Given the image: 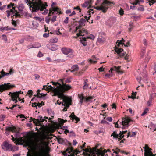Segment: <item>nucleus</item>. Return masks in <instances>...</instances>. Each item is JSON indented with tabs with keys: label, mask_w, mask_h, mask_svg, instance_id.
Listing matches in <instances>:
<instances>
[{
	"label": "nucleus",
	"mask_w": 156,
	"mask_h": 156,
	"mask_svg": "<svg viewBox=\"0 0 156 156\" xmlns=\"http://www.w3.org/2000/svg\"><path fill=\"white\" fill-rule=\"evenodd\" d=\"M42 89L48 91H51L54 92V96H58L59 98H62V102L59 103L57 101L58 104L59 105H62L69 107L71 105L72 100L70 98L65 96L63 94L60 92L58 90L53 88L51 85H49L48 84L46 85H44Z\"/></svg>",
	"instance_id": "obj_1"
},
{
	"label": "nucleus",
	"mask_w": 156,
	"mask_h": 156,
	"mask_svg": "<svg viewBox=\"0 0 156 156\" xmlns=\"http://www.w3.org/2000/svg\"><path fill=\"white\" fill-rule=\"evenodd\" d=\"M45 142L41 138H37L36 140V143L34 146V149L40 153V155H42L44 153H49L50 151L48 147L44 148Z\"/></svg>",
	"instance_id": "obj_2"
},
{
	"label": "nucleus",
	"mask_w": 156,
	"mask_h": 156,
	"mask_svg": "<svg viewBox=\"0 0 156 156\" xmlns=\"http://www.w3.org/2000/svg\"><path fill=\"white\" fill-rule=\"evenodd\" d=\"M64 80L63 79H60L58 82H52L53 84L56 86L55 87L54 86L53 87V88L58 90L60 92L63 94V93L66 91H68L71 88V86L68 85L64 82Z\"/></svg>",
	"instance_id": "obj_3"
},
{
	"label": "nucleus",
	"mask_w": 156,
	"mask_h": 156,
	"mask_svg": "<svg viewBox=\"0 0 156 156\" xmlns=\"http://www.w3.org/2000/svg\"><path fill=\"white\" fill-rule=\"evenodd\" d=\"M25 1L26 3H28L29 6L30 5V8H32V12H37L39 10L40 6L42 5L40 0H36L34 2L33 0H25Z\"/></svg>",
	"instance_id": "obj_4"
},
{
	"label": "nucleus",
	"mask_w": 156,
	"mask_h": 156,
	"mask_svg": "<svg viewBox=\"0 0 156 156\" xmlns=\"http://www.w3.org/2000/svg\"><path fill=\"white\" fill-rule=\"evenodd\" d=\"M31 120H30V122H31L32 121H33V123L35 124L36 126H38L41 125V123H43V126H47V120H45V119H48V117H44V118L42 117L41 116H38L37 117V119L35 118H31Z\"/></svg>",
	"instance_id": "obj_5"
},
{
	"label": "nucleus",
	"mask_w": 156,
	"mask_h": 156,
	"mask_svg": "<svg viewBox=\"0 0 156 156\" xmlns=\"http://www.w3.org/2000/svg\"><path fill=\"white\" fill-rule=\"evenodd\" d=\"M2 149L4 151L15 152L18 151V147L16 146L12 147L11 144H9L7 141L3 142L2 145Z\"/></svg>",
	"instance_id": "obj_6"
},
{
	"label": "nucleus",
	"mask_w": 156,
	"mask_h": 156,
	"mask_svg": "<svg viewBox=\"0 0 156 156\" xmlns=\"http://www.w3.org/2000/svg\"><path fill=\"white\" fill-rule=\"evenodd\" d=\"M111 4H113V3L107 0H104L101 6H97L95 8L98 10H101L103 13H105L108 9V7L107 6L110 5Z\"/></svg>",
	"instance_id": "obj_7"
},
{
	"label": "nucleus",
	"mask_w": 156,
	"mask_h": 156,
	"mask_svg": "<svg viewBox=\"0 0 156 156\" xmlns=\"http://www.w3.org/2000/svg\"><path fill=\"white\" fill-rule=\"evenodd\" d=\"M80 152L77 149L75 150L72 147H69L65 151L63 152L62 154L63 156H74L75 154L77 155Z\"/></svg>",
	"instance_id": "obj_8"
},
{
	"label": "nucleus",
	"mask_w": 156,
	"mask_h": 156,
	"mask_svg": "<svg viewBox=\"0 0 156 156\" xmlns=\"http://www.w3.org/2000/svg\"><path fill=\"white\" fill-rule=\"evenodd\" d=\"M120 66H118V67L114 66L111 68L110 70L109 71V73L105 74V76L107 77H112V71H115L119 74H122L123 72L120 70Z\"/></svg>",
	"instance_id": "obj_9"
},
{
	"label": "nucleus",
	"mask_w": 156,
	"mask_h": 156,
	"mask_svg": "<svg viewBox=\"0 0 156 156\" xmlns=\"http://www.w3.org/2000/svg\"><path fill=\"white\" fill-rule=\"evenodd\" d=\"M14 143L17 145H23L24 144L25 146L30 147V141L24 139L22 137L16 138Z\"/></svg>",
	"instance_id": "obj_10"
},
{
	"label": "nucleus",
	"mask_w": 156,
	"mask_h": 156,
	"mask_svg": "<svg viewBox=\"0 0 156 156\" xmlns=\"http://www.w3.org/2000/svg\"><path fill=\"white\" fill-rule=\"evenodd\" d=\"M133 120L129 117H126L122 119V122L120 123L123 126L122 128V129H126L129 126V123Z\"/></svg>",
	"instance_id": "obj_11"
},
{
	"label": "nucleus",
	"mask_w": 156,
	"mask_h": 156,
	"mask_svg": "<svg viewBox=\"0 0 156 156\" xmlns=\"http://www.w3.org/2000/svg\"><path fill=\"white\" fill-rule=\"evenodd\" d=\"M85 150L87 151L90 152L91 154H87V155L88 156H96V154L98 156H104V154L102 152L100 151L98 149H96V148H94L93 150H89L88 149H86Z\"/></svg>",
	"instance_id": "obj_12"
},
{
	"label": "nucleus",
	"mask_w": 156,
	"mask_h": 156,
	"mask_svg": "<svg viewBox=\"0 0 156 156\" xmlns=\"http://www.w3.org/2000/svg\"><path fill=\"white\" fill-rule=\"evenodd\" d=\"M16 128L14 127H8L6 128V130L7 131H11L12 132H15L14 136L16 138H18L20 136V133L19 131H15Z\"/></svg>",
	"instance_id": "obj_13"
},
{
	"label": "nucleus",
	"mask_w": 156,
	"mask_h": 156,
	"mask_svg": "<svg viewBox=\"0 0 156 156\" xmlns=\"http://www.w3.org/2000/svg\"><path fill=\"white\" fill-rule=\"evenodd\" d=\"M41 3L42 4V5H41V6H40V7H39V10H40L41 11H43L44 10V11L42 13V14L45 15H46L48 12V10L46 9V7H47L48 6V5L47 4V3L46 2H44V4L41 1V0H40Z\"/></svg>",
	"instance_id": "obj_14"
},
{
	"label": "nucleus",
	"mask_w": 156,
	"mask_h": 156,
	"mask_svg": "<svg viewBox=\"0 0 156 156\" xmlns=\"http://www.w3.org/2000/svg\"><path fill=\"white\" fill-rule=\"evenodd\" d=\"M14 70L12 68H10L9 72L6 73L4 72L3 70H2L0 72V78L4 77L5 76H7L9 75H12L14 73Z\"/></svg>",
	"instance_id": "obj_15"
},
{
	"label": "nucleus",
	"mask_w": 156,
	"mask_h": 156,
	"mask_svg": "<svg viewBox=\"0 0 156 156\" xmlns=\"http://www.w3.org/2000/svg\"><path fill=\"white\" fill-rule=\"evenodd\" d=\"M121 131H120L119 134L117 133V132L114 131L111 134V136H113V139H120L122 138H123L124 135H123L121 133Z\"/></svg>",
	"instance_id": "obj_16"
},
{
	"label": "nucleus",
	"mask_w": 156,
	"mask_h": 156,
	"mask_svg": "<svg viewBox=\"0 0 156 156\" xmlns=\"http://www.w3.org/2000/svg\"><path fill=\"white\" fill-rule=\"evenodd\" d=\"M57 141L58 143L62 144H65L69 145H71V144L67 140L65 139L61 138H57Z\"/></svg>",
	"instance_id": "obj_17"
},
{
	"label": "nucleus",
	"mask_w": 156,
	"mask_h": 156,
	"mask_svg": "<svg viewBox=\"0 0 156 156\" xmlns=\"http://www.w3.org/2000/svg\"><path fill=\"white\" fill-rule=\"evenodd\" d=\"M13 9V12H11L10 15L12 17H13L14 16L16 17H20L21 15L19 13V12L17 10H15V7H12V9Z\"/></svg>",
	"instance_id": "obj_18"
},
{
	"label": "nucleus",
	"mask_w": 156,
	"mask_h": 156,
	"mask_svg": "<svg viewBox=\"0 0 156 156\" xmlns=\"http://www.w3.org/2000/svg\"><path fill=\"white\" fill-rule=\"evenodd\" d=\"M83 33H85L86 34H87L88 33L87 31L84 28H82L80 30H79V33L76 34V35L77 36V37L80 36H84L85 35V34H83Z\"/></svg>",
	"instance_id": "obj_19"
},
{
	"label": "nucleus",
	"mask_w": 156,
	"mask_h": 156,
	"mask_svg": "<svg viewBox=\"0 0 156 156\" xmlns=\"http://www.w3.org/2000/svg\"><path fill=\"white\" fill-rule=\"evenodd\" d=\"M62 53L65 55H67L70 53H73V50L70 49L66 48H62L61 49Z\"/></svg>",
	"instance_id": "obj_20"
},
{
	"label": "nucleus",
	"mask_w": 156,
	"mask_h": 156,
	"mask_svg": "<svg viewBox=\"0 0 156 156\" xmlns=\"http://www.w3.org/2000/svg\"><path fill=\"white\" fill-rule=\"evenodd\" d=\"M69 117L71 118V119L73 120V121L75 120L76 121L75 122L76 123H77L78 122L80 121V119L77 117L76 116L74 113H71Z\"/></svg>",
	"instance_id": "obj_21"
},
{
	"label": "nucleus",
	"mask_w": 156,
	"mask_h": 156,
	"mask_svg": "<svg viewBox=\"0 0 156 156\" xmlns=\"http://www.w3.org/2000/svg\"><path fill=\"white\" fill-rule=\"evenodd\" d=\"M79 68L78 65H74L71 67V70L70 69H69L68 70H66V72H68L69 71H70L71 72L73 73L74 71H77L79 69Z\"/></svg>",
	"instance_id": "obj_22"
},
{
	"label": "nucleus",
	"mask_w": 156,
	"mask_h": 156,
	"mask_svg": "<svg viewBox=\"0 0 156 156\" xmlns=\"http://www.w3.org/2000/svg\"><path fill=\"white\" fill-rule=\"evenodd\" d=\"M80 41L81 43L84 46H86L87 44V42L86 38L85 37H82L80 38Z\"/></svg>",
	"instance_id": "obj_23"
},
{
	"label": "nucleus",
	"mask_w": 156,
	"mask_h": 156,
	"mask_svg": "<svg viewBox=\"0 0 156 156\" xmlns=\"http://www.w3.org/2000/svg\"><path fill=\"white\" fill-rule=\"evenodd\" d=\"M114 50L115 52H116L117 54L119 55L123 51V49L121 48H118L116 46H115Z\"/></svg>",
	"instance_id": "obj_24"
},
{
	"label": "nucleus",
	"mask_w": 156,
	"mask_h": 156,
	"mask_svg": "<svg viewBox=\"0 0 156 156\" xmlns=\"http://www.w3.org/2000/svg\"><path fill=\"white\" fill-rule=\"evenodd\" d=\"M23 93V92H22L21 91H20L18 92H15L12 93L11 92H10L9 95H10V94H12L15 96V97H19V94H20Z\"/></svg>",
	"instance_id": "obj_25"
},
{
	"label": "nucleus",
	"mask_w": 156,
	"mask_h": 156,
	"mask_svg": "<svg viewBox=\"0 0 156 156\" xmlns=\"http://www.w3.org/2000/svg\"><path fill=\"white\" fill-rule=\"evenodd\" d=\"M80 147L81 149H82L84 151H85V152H83V153L84 155H85L86 156H88L87 155V154H91L90 152L87 151H86V150H85L86 149H88L89 150H91L90 148V149H89L88 148H86L85 149H83V148L84 147L83 146H80Z\"/></svg>",
	"instance_id": "obj_26"
},
{
	"label": "nucleus",
	"mask_w": 156,
	"mask_h": 156,
	"mask_svg": "<svg viewBox=\"0 0 156 156\" xmlns=\"http://www.w3.org/2000/svg\"><path fill=\"white\" fill-rule=\"evenodd\" d=\"M47 47H49L51 51H55L57 49V48L55 45L54 44H48L47 45Z\"/></svg>",
	"instance_id": "obj_27"
},
{
	"label": "nucleus",
	"mask_w": 156,
	"mask_h": 156,
	"mask_svg": "<svg viewBox=\"0 0 156 156\" xmlns=\"http://www.w3.org/2000/svg\"><path fill=\"white\" fill-rule=\"evenodd\" d=\"M10 96L11 97V100L13 101H15V103H16L18 101L17 100V98L18 97H15V96L12 94H10ZM10 100L11 99H10Z\"/></svg>",
	"instance_id": "obj_28"
},
{
	"label": "nucleus",
	"mask_w": 156,
	"mask_h": 156,
	"mask_svg": "<svg viewBox=\"0 0 156 156\" xmlns=\"http://www.w3.org/2000/svg\"><path fill=\"white\" fill-rule=\"evenodd\" d=\"M86 21V20L82 18L80 19L78 22V23L80 25H84V23Z\"/></svg>",
	"instance_id": "obj_29"
},
{
	"label": "nucleus",
	"mask_w": 156,
	"mask_h": 156,
	"mask_svg": "<svg viewBox=\"0 0 156 156\" xmlns=\"http://www.w3.org/2000/svg\"><path fill=\"white\" fill-rule=\"evenodd\" d=\"M47 95V94H45L44 93H39V94H38L37 95H34V97H37L39 98H43L44 99H45V95Z\"/></svg>",
	"instance_id": "obj_30"
},
{
	"label": "nucleus",
	"mask_w": 156,
	"mask_h": 156,
	"mask_svg": "<svg viewBox=\"0 0 156 156\" xmlns=\"http://www.w3.org/2000/svg\"><path fill=\"white\" fill-rule=\"evenodd\" d=\"M0 30L2 31L3 32L4 30H11L10 28L8 26L6 27H0Z\"/></svg>",
	"instance_id": "obj_31"
},
{
	"label": "nucleus",
	"mask_w": 156,
	"mask_h": 156,
	"mask_svg": "<svg viewBox=\"0 0 156 156\" xmlns=\"http://www.w3.org/2000/svg\"><path fill=\"white\" fill-rule=\"evenodd\" d=\"M33 45L34 48H38L41 47V44L38 42H35Z\"/></svg>",
	"instance_id": "obj_32"
},
{
	"label": "nucleus",
	"mask_w": 156,
	"mask_h": 156,
	"mask_svg": "<svg viewBox=\"0 0 156 156\" xmlns=\"http://www.w3.org/2000/svg\"><path fill=\"white\" fill-rule=\"evenodd\" d=\"M24 8L23 4H22L19 5L18 7V9L19 11L20 12H22L23 11V9Z\"/></svg>",
	"instance_id": "obj_33"
},
{
	"label": "nucleus",
	"mask_w": 156,
	"mask_h": 156,
	"mask_svg": "<svg viewBox=\"0 0 156 156\" xmlns=\"http://www.w3.org/2000/svg\"><path fill=\"white\" fill-rule=\"evenodd\" d=\"M78 97L80 100H85V98L83 95V93H82L80 94H79L78 95Z\"/></svg>",
	"instance_id": "obj_34"
},
{
	"label": "nucleus",
	"mask_w": 156,
	"mask_h": 156,
	"mask_svg": "<svg viewBox=\"0 0 156 156\" xmlns=\"http://www.w3.org/2000/svg\"><path fill=\"white\" fill-rule=\"evenodd\" d=\"M47 112L48 114L51 116V117H53L54 115V112L52 110L50 109L47 110Z\"/></svg>",
	"instance_id": "obj_35"
},
{
	"label": "nucleus",
	"mask_w": 156,
	"mask_h": 156,
	"mask_svg": "<svg viewBox=\"0 0 156 156\" xmlns=\"http://www.w3.org/2000/svg\"><path fill=\"white\" fill-rule=\"evenodd\" d=\"M89 4V2L88 1H85L83 4H82L81 5L83 8H86L88 6Z\"/></svg>",
	"instance_id": "obj_36"
},
{
	"label": "nucleus",
	"mask_w": 156,
	"mask_h": 156,
	"mask_svg": "<svg viewBox=\"0 0 156 156\" xmlns=\"http://www.w3.org/2000/svg\"><path fill=\"white\" fill-rule=\"evenodd\" d=\"M34 18L37 20H38L40 22H41L44 20V18H41L39 17H34Z\"/></svg>",
	"instance_id": "obj_37"
},
{
	"label": "nucleus",
	"mask_w": 156,
	"mask_h": 156,
	"mask_svg": "<svg viewBox=\"0 0 156 156\" xmlns=\"http://www.w3.org/2000/svg\"><path fill=\"white\" fill-rule=\"evenodd\" d=\"M137 81L140 84H141V86H143V85L142 83L143 82H144V79H137Z\"/></svg>",
	"instance_id": "obj_38"
},
{
	"label": "nucleus",
	"mask_w": 156,
	"mask_h": 156,
	"mask_svg": "<svg viewBox=\"0 0 156 156\" xmlns=\"http://www.w3.org/2000/svg\"><path fill=\"white\" fill-rule=\"evenodd\" d=\"M50 41L52 43H55L58 42V39L57 38H54L51 39Z\"/></svg>",
	"instance_id": "obj_39"
},
{
	"label": "nucleus",
	"mask_w": 156,
	"mask_h": 156,
	"mask_svg": "<svg viewBox=\"0 0 156 156\" xmlns=\"http://www.w3.org/2000/svg\"><path fill=\"white\" fill-rule=\"evenodd\" d=\"M146 47H142L141 48V55L142 57L145 53Z\"/></svg>",
	"instance_id": "obj_40"
},
{
	"label": "nucleus",
	"mask_w": 156,
	"mask_h": 156,
	"mask_svg": "<svg viewBox=\"0 0 156 156\" xmlns=\"http://www.w3.org/2000/svg\"><path fill=\"white\" fill-rule=\"evenodd\" d=\"M129 133H130L129 132L128 133H127L128 135H127V137H128L129 136H130V137H132L136 135V132H133L132 133V134L131 135H130Z\"/></svg>",
	"instance_id": "obj_41"
},
{
	"label": "nucleus",
	"mask_w": 156,
	"mask_h": 156,
	"mask_svg": "<svg viewBox=\"0 0 156 156\" xmlns=\"http://www.w3.org/2000/svg\"><path fill=\"white\" fill-rule=\"evenodd\" d=\"M59 9L58 7H56V8H53L52 9V11L54 12H57L58 13H59V14H61L62 12L61 11H57L58 10H59Z\"/></svg>",
	"instance_id": "obj_42"
},
{
	"label": "nucleus",
	"mask_w": 156,
	"mask_h": 156,
	"mask_svg": "<svg viewBox=\"0 0 156 156\" xmlns=\"http://www.w3.org/2000/svg\"><path fill=\"white\" fill-rule=\"evenodd\" d=\"M133 94H135V96L136 95V92H133L132 93V95L131 96H128V98H132V99H134L135 98H136V97H134L133 96Z\"/></svg>",
	"instance_id": "obj_43"
},
{
	"label": "nucleus",
	"mask_w": 156,
	"mask_h": 156,
	"mask_svg": "<svg viewBox=\"0 0 156 156\" xmlns=\"http://www.w3.org/2000/svg\"><path fill=\"white\" fill-rule=\"evenodd\" d=\"M146 154V155L149 156H151L153 154L152 153L150 150L147 151L145 152L144 154Z\"/></svg>",
	"instance_id": "obj_44"
},
{
	"label": "nucleus",
	"mask_w": 156,
	"mask_h": 156,
	"mask_svg": "<svg viewBox=\"0 0 156 156\" xmlns=\"http://www.w3.org/2000/svg\"><path fill=\"white\" fill-rule=\"evenodd\" d=\"M6 117V116L5 115L2 114L0 115V121H3L5 118Z\"/></svg>",
	"instance_id": "obj_45"
},
{
	"label": "nucleus",
	"mask_w": 156,
	"mask_h": 156,
	"mask_svg": "<svg viewBox=\"0 0 156 156\" xmlns=\"http://www.w3.org/2000/svg\"><path fill=\"white\" fill-rule=\"evenodd\" d=\"M116 43H118V44H117L118 47H119L120 45H122V46L124 45L125 44V43L122 42V41H120L119 40H118Z\"/></svg>",
	"instance_id": "obj_46"
},
{
	"label": "nucleus",
	"mask_w": 156,
	"mask_h": 156,
	"mask_svg": "<svg viewBox=\"0 0 156 156\" xmlns=\"http://www.w3.org/2000/svg\"><path fill=\"white\" fill-rule=\"evenodd\" d=\"M144 73L142 74L143 77L144 78H145L147 77V73L146 71V70L145 69L143 70Z\"/></svg>",
	"instance_id": "obj_47"
},
{
	"label": "nucleus",
	"mask_w": 156,
	"mask_h": 156,
	"mask_svg": "<svg viewBox=\"0 0 156 156\" xmlns=\"http://www.w3.org/2000/svg\"><path fill=\"white\" fill-rule=\"evenodd\" d=\"M93 99V97L92 96L88 97L85 98V101H86V102L89 101H90V99Z\"/></svg>",
	"instance_id": "obj_48"
},
{
	"label": "nucleus",
	"mask_w": 156,
	"mask_h": 156,
	"mask_svg": "<svg viewBox=\"0 0 156 156\" xmlns=\"http://www.w3.org/2000/svg\"><path fill=\"white\" fill-rule=\"evenodd\" d=\"M13 9H10V10H7L6 12L7 13V17H9L10 15L11 12H13Z\"/></svg>",
	"instance_id": "obj_49"
},
{
	"label": "nucleus",
	"mask_w": 156,
	"mask_h": 156,
	"mask_svg": "<svg viewBox=\"0 0 156 156\" xmlns=\"http://www.w3.org/2000/svg\"><path fill=\"white\" fill-rule=\"evenodd\" d=\"M116 19L115 18H112L111 19L110 21L112 22V24H114L116 22Z\"/></svg>",
	"instance_id": "obj_50"
},
{
	"label": "nucleus",
	"mask_w": 156,
	"mask_h": 156,
	"mask_svg": "<svg viewBox=\"0 0 156 156\" xmlns=\"http://www.w3.org/2000/svg\"><path fill=\"white\" fill-rule=\"evenodd\" d=\"M116 151H115L113 149L112 151H114L113 153H115L116 154H117L119 152H121V151L118 148H116Z\"/></svg>",
	"instance_id": "obj_51"
},
{
	"label": "nucleus",
	"mask_w": 156,
	"mask_h": 156,
	"mask_svg": "<svg viewBox=\"0 0 156 156\" xmlns=\"http://www.w3.org/2000/svg\"><path fill=\"white\" fill-rule=\"evenodd\" d=\"M137 9L138 11H143L144 10V7L143 5H141L140 7L138 8Z\"/></svg>",
	"instance_id": "obj_52"
},
{
	"label": "nucleus",
	"mask_w": 156,
	"mask_h": 156,
	"mask_svg": "<svg viewBox=\"0 0 156 156\" xmlns=\"http://www.w3.org/2000/svg\"><path fill=\"white\" fill-rule=\"evenodd\" d=\"M87 38L94 40L95 38V37L93 35L90 34V36H87Z\"/></svg>",
	"instance_id": "obj_53"
},
{
	"label": "nucleus",
	"mask_w": 156,
	"mask_h": 156,
	"mask_svg": "<svg viewBox=\"0 0 156 156\" xmlns=\"http://www.w3.org/2000/svg\"><path fill=\"white\" fill-rule=\"evenodd\" d=\"M124 11L122 9V8H120V10H119V12L120 15L121 16H122L124 14Z\"/></svg>",
	"instance_id": "obj_54"
},
{
	"label": "nucleus",
	"mask_w": 156,
	"mask_h": 156,
	"mask_svg": "<svg viewBox=\"0 0 156 156\" xmlns=\"http://www.w3.org/2000/svg\"><path fill=\"white\" fill-rule=\"evenodd\" d=\"M148 109L147 108H146L144 112L141 114V116H143L145 114L147 113V111H148Z\"/></svg>",
	"instance_id": "obj_55"
},
{
	"label": "nucleus",
	"mask_w": 156,
	"mask_h": 156,
	"mask_svg": "<svg viewBox=\"0 0 156 156\" xmlns=\"http://www.w3.org/2000/svg\"><path fill=\"white\" fill-rule=\"evenodd\" d=\"M131 17L133 18V20L134 21H137L139 19L140 17L139 16H133Z\"/></svg>",
	"instance_id": "obj_56"
},
{
	"label": "nucleus",
	"mask_w": 156,
	"mask_h": 156,
	"mask_svg": "<svg viewBox=\"0 0 156 156\" xmlns=\"http://www.w3.org/2000/svg\"><path fill=\"white\" fill-rule=\"evenodd\" d=\"M143 42L144 45L145 47H146L147 45V43L146 40L145 39H144L143 40Z\"/></svg>",
	"instance_id": "obj_57"
},
{
	"label": "nucleus",
	"mask_w": 156,
	"mask_h": 156,
	"mask_svg": "<svg viewBox=\"0 0 156 156\" xmlns=\"http://www.w3.org/2000/svg\"><path fill=\"white\" fill-rule=\"evenodd\" d=\"M57 17L56 16H53L52 18L51 19V21L53 22L56 21Z\"/></svg>",
	"instance_id": "obj_58"
},
{
	"label": "nucleus",
	"mask_w": 156,
	"mask_h": 156,
	"mask_svg": "<svg viewBox=\"0 0 156 156\" xmlns=\"http://www.w3.org/2000/svg\"><path fill=\"white\" fill-rule=\"evenodd\" d=\"M98 41L100 43H103L104 41V39L99 38L98 39Z\"/></svg>",
	"instance_id": "obj_59"
},
{
	"label": "nucleus",
	"mask_w": 156,
	"mask_h": 156,
	"mask_svg": "<svg viewBox=\"0 0 156 156\" xmlns=\"http://www.w3.org/2000/svg\"><path fill=\"white\" fill-rule=\"evenodd\" d=\"M2 37H3V39L5 41H7V38L5 34H3L2 35Z\"/></svg>",
	"instance_id": "obj_60"
},
{
	"label": "nucleus",
	"mask_w": 156,
	"mask_h": 156,
	"mask_svg": "<svg viewBox=\"0 0 156 156\" xmlns=\"http://www.w3.org/2000/svg\"><path fill=\"white\" fill-rule=\"evenodd\" d=\"M49 33H45L43 35V36L44 37L47 38L49 36Z\"/></svg>",
	"instance_id": "obj_61"
},
{
	"label": "nucleus",
	"mask_w": 156,
	"mask_h": 156,
	"mask_svg": "<svg viewBox=\"0 0 156 156\" xmlns=\"http://www.w3.org/2000/svg\"><path fill=\"white\" fill-rule=\"evenodd\" d=\"M43 155H40V153L38 152L39 156H50V155L48 153H43Z\"/></svg>",
	"instance_id": "obj_62"
},
{
	"label": "nucleus",
	"mask_w": 156,
	"mask_h": 156,
	"mask_svg": "<svg viewBox=\"0 0 156 156\" xmlns=\"http://www.w3.org/2000/svg\"><path fill=\"white\" fill-rule=\"evenodd\" d=\"M27 48L28 49H30L31 48H34L33 44H30L28 45H27Z\"/></svg>",
	"instance_id": "obj_63"
},
{
	"label": "nucleus",
	"mask_w": 156,
	"mask_h": 156,
	"mask_svg": "<svg viewBox=\"0 0 156 156\" xmlns=\"http://www.w3.org/2000/svg\"><path fill=\"white\" fill-rule=\"evenodd\" d=\"M12 24L14 26L16 27L17 26V24H16V21L14 20L13 19H12Z\"/></svg>",
	"instance_id": "obj_64"
}]
</instances>
